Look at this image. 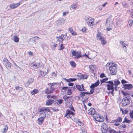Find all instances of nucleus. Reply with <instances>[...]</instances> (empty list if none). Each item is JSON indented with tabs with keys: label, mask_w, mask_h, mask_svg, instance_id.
<instances>
[{
	"label": "nucleus",
	"mask_w": 133,
	"mask_h": 133,
	"mask_svg": "<svg viewBox=\"0 0 133 133\" xmlns=\"http://www.w3.org/2000/svg\"><path fill=\"white\" fill-rule=\"evenodd\" d=\"M34 81V79L33 77H30L29 78L27 81L25 83V84L28 86L32 83Z\"/></svg>",
	"instance_id": "nucleus-11"
},
{
	"label": "nucleus",
	"mask_w": 133,
	"mask_h": 133,
	"mask_svg": "<svg viewBox=\"0 0 133 133\" xmlns=\"http://www.w3.org/2000/svg\"><path fill=\"white\" fill-rule=\"evenodd\" d=\"M89 68L90 70H91L92 72L94 71V69H95V67L93 65L90 66Z\"/></svg>",
	"instance_id": "nucleus-49"
},
{
	"label": "nucleus",
	"mask_w": 133,
	"mask_h": 133,
	"mask_svg": "<svg viewBox=\"0 0 133 133\" xmlns=\"http://www.w3.org/2000/svg\"><path fill=\"white\" fill-rule=\"evenodd\" d=\"M38 111L39 112H43L44 111V107L39 108L38 109Z\"/></svg>",
	"instance_id": "nucleus-50"
},
{
	"label": "nucleus",
	"mask_w": 133,
	"mask_h": 133,
	"mask_svg": "<svg viewBox=\"0 0 133 133\" xmlns=\"http://www.w3.org/2000/svg\"><path fill=\"white\" fill-rule=\"evenodd\" d=\"M70 32L71 34L74 31L71 28H70L69 29Z\"/></svg>",
	"instance_id": "nucleus-63"
},
{
	"label": "nucleus",
	"mask_w": 133,
	"mask_h": 133,
	"mask_svg": "<svg viewBox=\"0 0 133 133\" xmlns=\"http://www.w3.org/2000/svg\"><path fill=\"white\" fill-rule=\"evenodd\" d=\"M113 83L115 86H117L118 85L120 84V82L118 80L114 81Z\"/></svg>",
	"instance_id": "nucleus-24"
},
{
	"label": "nucleus",
	"mask_w": 133,
	"mask_h": 133,
	"mask_svg": "<svg viewBox=\"0 0 133 133\" xmlns=\"http://www.w3.org/2000/svg\"><path fill=\"white\" fill-rule=\"evenodd\" d=\"M121 83L123 85V86H124V84H125V83H128V82L127 81H126L124 79H122L121 80Z\"/></svg>",
	"instance_id": "nucleus-39"
},
{
	"label": "nucleus",
	"mask_w": 133,
	"mask_h": 133,
	"mask_svg": "<svg viewBox=\"0 0 133 133\" xmlns=\"http://www.w3.org/2000/svg\"><path fill=\"white\" fill-rule=\"evenodd\" d=\"M131 122L130 120L128 119L126 117H125L124 118V120L122 122V123H130Z\"/></svg>",
	"instance_id": "nucleus-23"
},
{
	"label": "nucleus",
	"mask_w": 133,
	"mask_h": 133,
	"mask_svg": "<svg viewBox=\"0 0 133 133\" xmlns=\"http://www.w3.org/2000/svg\"><path fill=\"white\" fill-rule=\"evenodd\" d=\"M15 89L18 90L20 91H22L23 90V88L21 87H19L18 86H17L15 87Z\"/></svg>",
	"instance_id": "nucleus-38"
},
{
	"label": "nucleus",
	"mask_w": 133,
	"mask_h": 133,
	"mask_svg": "<svg viewBox=\"0 0 133 133\" xmlns=\"http://www.w3.org/2000/svg\"><path fill=\"white\" fill-rule=\"evenodd\" d=\"M77 5L76 4H73L71 6V8L72 9H75L77 6Z\"/></svg>",
	"instance_id": "nucleus-45"
},
{
	"label": "nucleus",
	"mask_w": 133,
	"mask_h": 133,
	"mask_svg": "<svg viewBox=\"0 0 133 133\" xmlns=\"http://www.w3.org/2000/svg\"><path fill=\"white\" fill-rule=\"evenodd\" d=\"M91 89L90 90V92H88V95H90L91 94H93V93L94 92V88H90Z\"/></svg>",
	"instance_id": "nucleus-43"
},
{
	"label": "nucleus",
	"mask_w": 133,
	"mask_h": 133,
	"mask_svg": "<svg viewBox=\"0 0 133 133\" xmlns=\"http://www.w3.org/2000/svg\"><path fill=\"white\" fill-rule=\"evenodd\" d=\"M118 122H121L122 121V118L121 117H118L117 118Z\"/></svg>",
	"instance_id": "nucleus-53"
},
{
	"label": "nucleus",
	"mask_w": 133,
	"mask_h": 133,
	"mask_svg": "<svg viewBox=\"0 0 133 133\" xmlns=\"http://www.w3.org/2000/svg\"><path fill=\"white\" fill-rule=\"evenodd\" d=\"M3 63L7 69H9L11 68V63L7 59L4 58L3 59Z\"/></svg>",
	"instance_id": "nucleus-6"
},
{
	"label": "nucleus",
	"mask_w": 133,
	"mask_h": 133,
	"mask_svg": "<svg viewBox=\"0 0 133 133\" xmlns=\"http://www.w3.org/2000/svg\"><path fill=\"white\" fill-rule=\"evenodd\" d=\"M122 129L123 130H125V129L127 128V125L124 123L122 124L121 125Z\"/></svg>",
	"instance_id": "nucleus-42"
},
{
	"label": "nucleus",
	"mask_w": 133,
	"mask_h": 133,
	"mask_svg": "<svg viewBox=\"0 0 133 133\" xmlns=\"http://www.w3.org/2000/svg\"><path fill=\"white\" fill-rule=\"evenodd\" d=\"M57 38V41H59V42H62L65 39V38H63L60 36L58 37Z\"/></svg>",
	"instance_id": "nucleus-27"
},
{
	"label": "nucleus",
	"mask_w": 133,
	"mask_h": 133,
	"mask_svg": "<svg viewBox=\"0 0 133 133\" xmlns=\"http://www.w3.org/2000/svg\"><path fill=\"white\" fill-rule=\"evenodd\" d=\"M46 114H45L44 116L41 117L38 119L37 121L38 122V124L39 125H41L42 124V123L44 120V119L46 116Z\"/></svg>",
	"instance_id": "nucleus-12"
},
{
	"label": "nucleus",
	"mask_w": 133,
	"mask_h": 133,
	"mask_svg": "<svg viewBox=\"0 0 133 133\" xmlns=\"http://www.w3.org/2000/svg\"><path fill=\"white\" fill-rule=\"evenodd\" d=\"M54 100L52 99H49L46 102V105H50L54 102Z\"/></svg>",
	"instance_id": "nucleus-18"
},
{
	"label": "nucleus",
	"mask_w": 133,
	"mask_h": 133,
	"mask_svg": "<svg viewBox=\"0 0 133 133\" xmlns=\"http://www.w3.org/2000/svg\"><path fill=\"white\" fill-rule=\"evenodd\" d=\"M44 92L46 94H49L52 93V92L51 91L50 89V88H47L45 89Z\"/></svg>",
	"instance_id": "nucleus-20"
},
{
	"label": "nucleus",
	"mask_w": 133,
	"mask_h": 133,
	"mask_svg": "<svg viewBox=\"0 0 133 133\" xmlns=\"http://www.w3.org/2000/svg\"><path fill=\"white\" fill-rule=\"evenodd\" d=\"M65 116L67 118H69V117H70V118H71V117H70V115L68 114H67V112H66V113L65 115Z\"/></svg>",
	"instance_id": "nucleus-61"
},
{
	"label": "nucleus",
	"mask_w": 133,
	"mask_h": 133,
	"mask_svg": "<svg viewBox=\"0 0 133 133\" xmlns=\"http://www.w3.org/2000/svg\"><path fill=\"white\" fill-rule=\"evenodd\" d=\"M50 89H51V91L52 92V93L55 89V87L53 86L50 87Z\"/></svg>",
	"instance_id": "nucleus-52"
},
{
	"label": "nucleus",
	"mask_w": 133,
	"mask_h": 133,
	"mask_svg": "<svg viewBox=\"0 0 133 133\" xmlns=\"http://www.w3.org/2000/svg\"><path fill=\"white\" fill-rule=\"evenodd\" d=\"M120 43L122 45V46H123V47H126L125 46V44L124 43V42L120 41Z\"/></svg>",
	"instance_id": "nucleus-54"
},
{
	"label": "nucleus",
	"mask_w": 133,
	"mask_h": 133,
	"mask_svg": "<svg viewBox=\"0 0 133 133\" xmlns=\"http://www.w3.org/2000/svg\"><path fill=\"white\" fill-rule=\"evenodd\" d=\"M133 87V86L131 84H124V86L122 87V88L125 90H130Z\"/></svg>",
	"instance_id": "nucleus-10"
},
{
	"label": "nucleus",
	"mask_w": 133,
	"mask_h": 133,
	"mask_svg": "<svg viewBox=\"0 0 133 133\" xmlns=\"http://www.w3.org/2000/svg\"><path fill=\"white\" fill-rule=\"evenodd\" d=\"M108 79V78H105L102 79L100 80L101 84H102L103 83H107V82L106 81Z\"/></svg>",
	"instance_id": "nucleus-26"
},
{
	"label": "nucleus",
	"mask_w": 133,
	"mask_h": 133,
	"mask_svg": "<svg viewBox=\"0 0 133 133\" xmlns=\"http://www.w3.org/2000/svg\"><path fill=\"white\" fill-rule=\"evenodd\" d=\"M87 23L89 25L92 26L94 21V19L90 17H88L86 19Z\"/></svg>",
	"instance_id": "nucleus-4"
},
{
	"label": "nucleus",
	"mask_w": 133,
	"mask_h": 133,
	"mask_svg": "<svg viewBox=\"0 0 133 133\" xmlns=\"http://www.w3.org/2000/svg\"><path fill=\"white\" fill-rule=\"evenodd\" d=\"M100 77L101 78H103L104 77H106V76L105 74L104 73H102L100 75Z\"/></svg>",
	"instance_id": "nucleus-57"
},
{
	"label": "nucleus",
	"mask_w": 133,
	"mask_h": 133,
	"mask_svg": "<svg viewBox=\"0 0 133 133\" xmlns=\"http://www.w3.org/2000/svg\"><path fill=\"white\" fill-rule=\"evenodd\" d=\"M46 74V72H43L40 71V74L43 76H44Z\"/></svg>",
	"instance_id": "nucleus-51"
},
{
	"label": "nucleus",
	"mask_w": 133,
	"mask_h": 133,
	"mask_svg": "<svg viewBox=\"0 0 133 133\" xmlns=\"http://www.w3.org/2000/svg\"><path fill=\"white\" fill-rule=\"evenodd\" d=\"M70 82H73L76 81L77 79V78H69Z\"/></svg>",
	"instance_id": "nucleus-56"
},
{
	"label": "nucleus",
	"mask_w": 133,
	"mask_h": 133,
	"mask_svg": "<svg viewBox=\"0 0 133 133\" xmlns=\"http://www.w3.org/2000/svg\"><path fill=\"white\" fill-rule=\"evenodd\" d=\"M14 41L15 42L18 43L19 42V38L17 36H15L14 37Z\"/></svg>",
	"instance_id": "nucleus-31"
},
{
	"label": "nucleus",
	"mask_w": 133,
	"mask_h": 133,
	"mask_svg": "<svg viewBox=\"0 0 133 133\" xmlns=\"http://www.w3.org/2000/svg\"><path fill=\"white\" fill-rule=\"evenodd\" d=\"M108 133H117V131L112 129L111 128H110Z\"/></svg>",
	"instance_id": "nucleus-22"
},
{
	"label": "nucleus",
	"mask_w": 133,
	"mask_h": 133,
	"mask_svg": "<svg viewBox=\"0 0 133 133\" xmlns=\"http://www.w3.org/2000/svg\"><path fill=\"white\" fill-rule=\"evenodd\" d=\"M76 122L77 123H80V124H81L80 125L81 126H82L83 125V123L80 121V120L79 119H78L76 120Z\"/></svg>",
	"instance_id": "nucleus-40"
},
{
	"label": "nucleus",
	"mask_w": 133,
	"mask_h": 133,
	"mask_svg": "<svg viewBox=\"0 0 133 133\" xmlns=\"http://www.w3.org/2000/svg\"><path fill=\"white\" fill-rule=\"evenodd\" d=\"M100 115L99 114H96L95 113L93 115V117L96 120L99 119V117H100Z\"/></svg>",
	"instance_id": "nucleus-25"
},
{
	"label": "nucleus",
	"mask_w": 133,
	"mask_h": 133,
	"mask_svg": "<svg viewBox=\"0 0 133 133\" xmlns=\"http://www.w3.org/2000/svg\"><path fill=\"white\" fill-rule=\"evenodd\" d=\"M86 28L85 27H84L82 29V31L84 32H86Z\"/></svg>",
	"instance_id": "nucleus-62"
},
{
	"label": "nucleus",
	"mask_w": 133,
	"mask_h": 133,
	"mask_svg": "<svg viewBox=\"0 0 133 133\" xmlns=\"http://www.w3.org/2000/svg\"><path fill=\"white\" fill-rule=\"evenodd\" d=\"M88 111L89 114L91 115H93L95 114V110L93 108L89 109Z\"/></svg>",
	"instance_id": "nucleus-16"
},
{
	"label": "nucleus",
	"mask_w": 133,
	"mask_h": 133,
	"mask_svg": "<svg viewBox=\"0 0 133 133\" xmlns=\"http://www.w3.org/2000/svg\"><path fill=\"white\" fill-rule=\"evenodd\" d=\"M129 114L130 118L132 119H133V110L130 111Z\"/></svg>",
	"instance_id": "nucleus-48"
},
{
	"label": "nucleus",
	"mask_w": 133,
	"mask_h": 133,
	"mask_svg": "<svg viewBox=\"0 0 133 133\" xmlns=\"http://www.w3.org/2000/svg\"><path fill=\"white\" fill-rule=\"evenodd\" d=\"M104 120V117L103 116L100 115V117H99V119L96 120V121L99 122H101L103 121Z\"/></svg>",
	"instance_id": "nucleus-21"
},
{
	"label": "nucleus",
	"mask_w": 133,
	"mask_h": 133,
	"mask_svg": "<svg viewBox=\"0 0 133 133\" xmlns=\"http://www.w3.org/2000/svg\"><path fill=\"white\" fill-rule=\"evenodd\" d=\"M69 107L71 110H72L74 112L75 111V110L74 109V107L71 104L70 105H69Z\"/></svg>",
	"instance_id": "nucleus-44"
},
{
	"label": "nucleus",
	"mask_w": 133,
	"mask_h": 133,
	"mask_svg": "<svg viewBox=\"0 0 133 133\" xmlns=\"http://www.w3.org/2000/svg\"><path fill=\"white\" fill-rule=\"evenodd\" d=\"M30 68L32 69H35L40 66L39 63L34 62L30 65Z\"/></svg>",
	"instance_id": "nucleus-7"
},
{
	"label": "nucleus",
	"mask_w": 133,
	"mask_h": 133,
	"mask_svg": "<svg viewBox=\"0 0 133 133\" xmlns=\"http://www.w3.org/2000/svg\"><path fill=\"white\" fill-rule=\"evenodd\" d=\"M126 91H124L123 90H121L122 93L125 96L122 99V104L124 106H126L129 105L130 103L131 97L129 96L130 94L128 93V91L126 92Z\"/></svg>",
	"instance_id": "nucleus-1"
},
{
	"label": "nucleus",
	"mask_w": 133,
	"mask_h": 133,
	"mask_svg": "<svg viewBox=\"0 0 133 133\" xmlns=\"http://www.w3.org/2000/svg\"><path fill=\"white\" fill-rule=\"evenodd\" d=\"M101 130L102 133H108V130L110 127H109L105 123L103 124L101 126Z\"/></svg>",
	"instance_id": "nucleus-3"
},
{
	"label": "nucleus",
	"mask_w": 133,
	"mask_h": 133,
	"mask_svg": "<svg viewBox=\"0 0 133 133\" xmlns=\"http://www.w3.org/2000/svg\"><path fill=\"white\" fill-rule=\"evenodd\" d=\"M64 48V47L63 45V44H61V47L60 48L58 49L59 50H61L63 49Z\"/></svg>",
	"instance_id": "nucleus-55"
},
{
	"label": "nucleus",
	"mask_w": 133,
	"mask_h": 133,
	"mask_svg": "<svg viewBox=\"0 0 133 133\" xmlns=\"http://www.w3.org/2000/svg\"><path fill=\"white\" fill-rule=\"evenodd\" d=\"M8 129V127L6 125H4L3 130L2 131V133H5Z\"/></svg>",
	"instance_id": "nucleus-28"
},
{
	"label": "nucleus",
	"mask_w": 133,
	"mask_h": 133,
	"mask_svg": "<svg viewBox=\"0 0 133 133\" xmlns=\"http://www.w3.org/2000/svg\"><path fill=\"white\" fill-rule=\"evenodd\" d=\"M58 83H48V85H49L50 87H54V86L56 84H58Z\"/></svg>",
	"instance_id": "nucleus-36"
},
{
	"label": "nucleus",
	"mask_w": 133,
	"mask_h": 133,
	"mask_svg": "<svg viewBox=\"0 0 133 133\" xmlns=\"http://www.w3.org/2000/svg\"><path fill=\"white\" fill-rule=\"evenodd\" d=\"M88 77L86 76L85 77V75H83L81 74V76L80 78L82 79H87V78Z\"/></svg>",
	"instance_id": "nucleus-41"
},
{
	"label": "nucleus",
	"mask_w": 133,
	"mask_h": 133,
	"mask_svg": "<svg viewBox=\"0 0 133 133\" xmlns=\"http://www.w3.org/2000/svg\"><path fill=\"white\" fill-rule=\"evenodd\" d=\"M133 23V21L132 19H130L128 22V24L129 27H131Z\"/></svg>",
	"instance_id": "nucleus-34"
},
{
	"label": "nucleus",
	"mask_w": 133,
	"mask_h": 133,
	"mask_svg": "<svg viewBox=\"0 0 133 133\" xmlns=\"http://www.w3.org/2000/svg\"><path fill=\"white\" fill-rule=\"evenodd\" d=\"M47 97L49 99L50 98L55 99L56 98V96L55 95H48L47 96Z\"/></svg>",
	"instance_id": "nucleus-29"
},
{
	"label": "nucleus",
	"mask_w": 133,
	"mask_h": 133,
	"mask_svg": "<svg viewBox=\"0 0 133 133\" xmlns=\"http://www.w3.org/2000/svg\"><path fill=\"white\" fill-rule=\"evenodd\" d=\"M51 110H52L53 111H56V112L58 111L59 110L58 109H57V108L55 109V108H51Z\"/></svg>",
	"instance_id": "nucleus-59"
},
{
	"label": "nucleus",
	"mask_w": 133,
	"mask_h": 133,
	"mask_svg": "<svg viewBox=\"0 0 133 133\" xmlns=\"http://www.w3.org/2000/svg\"><path fill=\"white\" fill-rule=\"evenodd\" d=\"M74 84V83H72L70 82L68 84V85L69 86H73Z\"/></svg>",
	"instance_id": "nucleus-64"
},
{
	"label": "nucleus",
	"mask_w": 133,
	"mask_h": 133,
	"mask_svg": "<svg viewBox=\"0 0 133 133\" xmlns=\"http://www.w3.org/2000/svg\"><path fill=\"white\" fill-rule=\"evenodd\" d=\"M69 88L68 87H63L62 88V89L63 90H64L65 91H66Z\"/></svg>",
	"instance_id": "nucleus-60"
},
{
	"label": "nucleus",
	"mask_w": 133,
	"mask_h": 133,
	"mask_svg": "<svg viewBox=\"0 0 133 133\" xmlns=\"http://www.w3.org/2000/svg\"><path fill=\"white\" fill-rule=\"evenodd\" d=\"M110 65L109 70L110 71L111 74L112 75H114L116 74L117 72V68L116 67L117 65L115 63H109Z\"/></svg>",
	"instance_id": "nucleus-2"
},
{
	"label": "nucleus",
	"mask_w": 133,
	"mask_h": 133,
	"mask_svg": "<svg viewBox=\"0 0 133 133\" xmlns=\"http://www.w3.org/2000/svg\"><path fill=\"white\" fill-rule=\"evenodd\" d=\"M66 112L67 113V114H68L69 115H74L75 114L74 112H72L69 110H66Z\"/></svg>",
	"instance_id": "nucleus-30"
},
{
	"label": "nucleus",
	"mask_w": 133,
	"mask_h": 133,
	"mask_svg": "<svg viewBox=\"0 0 133 133\" xmlns=\"http://www.w3.org/2000/svg\"><path fill=\"white\" fill-rule=\"evenodd\" d=\"M70 97L69 96H64L63 97V99H64L65 101L66 99H67L70 97Z\"/></svg>",
	"instance_id": "nucleus-46"
},
{
	"label": "nucleus",
	"mask_w": 133,
	"mask_h": 133,
	"mask_svg": "<svg viewBox=\"0 0 133 133\" xmlns=\"http://www.w3.org/2000/svg\"><path fill=\"white\" fill-rule=\"evenodd\" d=\"M38 90L34 89L31 91V93L32 95H34L38 93Z\"/></svg>",
	"instance_id": "nucleus-33"
},
{
	"label": "nucleus",
	"mask_w": 133,
	"mask_h": 133,
	"mask_svg": "<svg viewBox=\"0 0 133 133\" xmlns=\"http://www.w3.org/2000/svg\"><path fill=\"white\" fill-rule=\"evenodd\" d=\"M101 34L100 32H98L97 35V39H98V38H100V37L101 36Z\"/></svg>",
	"instance_id": "nucleus-58"
},
{
	"label": "nucleus",
	"mask_w": 133,
	"mask_h": 133,
	"mask_svg": "<svg viewBox=\"0 0 133 133\" xmlns=\"http://www.w3.org/2000/svg\"><path fill=\"white\" fill-rule=\"evenodd\" d=\"M107 83L108 84L107 85L106 87H107V90H110V89H111L114 87V84L112 81H107Z\"/></svg>",
	"instance_id": "nucleus-5"
},
{
	"label": "nucleus",
	"mask_w": 133,
	"mask_h": 133,
	"mask_svg": "<svg viewBox=\"0 0 133 133\" xmlns=\"http://www.w3.org/2000/svg\"><path fill=\"white\" fill-rule=\"evenodd\" d=\"M57 102H58L59 104H58L59 105V104H61L63 103V100L62 99H59L57 100Z\"/></svg>",
	"instance_id": "nucleus-47"
},
{
	"label": "nucleus",
	"mask_w": 133,
	"mask_h": 133,
	"mask_svg": "<svg viewBox=\"0 0 133 133\" xmlns=\"http://www.w3.org/2000/svg\"><path fill=\"white\" fill-rule=\"evenodd\" d=\"M81 52H77L74 50H73L72 52V55L73 56H76V58L77 59L82 57V56L81 55Z\"/></svg>",
	"instance_id": "nucleus-8"
},
{
	"label": "nucleus",
	"mask_w": 133,
	"mask_h": 133,
	"mask_svg": "<svg viewBox=\"0 0 133 133\" xmlns=\"http://www.w3.org/2000/svg\"><path fill=\"white\" fill-rule=\"evenodd\" d=\"M76 87L77 89L79 91H82V89L81 86L80 85H76Z\"/></svg>",
	"instance_id": "nucleus-32"
},
{
	"label": "nucleus",
	"mask_w": 133,
	"mask_h": 133,
	"mask_svg": "<svg viewBox=\"0 0 133 133\" xmlns=\"http://www.w3.org/2000/svg\"><path fill=\"white\" fill-rule=\"evenodd\" d=\"M99 39L101 41V44L102 45H104L107 43L105 39L103 37H100L99 38Z\"/></svg>",
	"instance_id": "nucleus-17"
},
{
	"label": "nucleus",
	"mask_w": 133,
	"mask_h": 133,
	"mask_svg": "<svg viewBox=\"0 0 133 133\" xmlns=\"http://www.w3.org/2000/svg\"><path fill=\"white\" fill-rule=\"evenodd\" d=\"M70 64L73 67H75L76 66V64L74 62L71 61L70 62Z\"/></svg>",
	"instance_id": "nucleus-35"
},
{
	"label": "nucleus",
	"mask_w": 133,
	"mask_h": 133,
	"mask_svg": "<svg viewBox=\"0 0 133 133\" xmlns=\"http://www.w3.org/2000/svg\"><path fill=\"white\" fill-rule=\"evenodd\" d=\"M112 22L111 18H108L107 19L106 25L108 27L109 25H108V23H109V25L110 26V25L111 26L112 25Z\"/></svg>",
	"instance_id": "nucleus-14"
},
{
	"label": "nucleus",
	"mask_w": 133,
	"mask_h": 133,
	"mask_svg": "<svg viewBox=\"0 0 133 133\" xmlns=\"http://www.w3.org/2000/svg\"><path fill=\"white\" fill-rule=\"evenodd\" d=\"M57 22L58 25H62L64 23L65 19L63 18H60V19Z\"/></svg>",
	"instance_id": "nucleus-19"
},
{
	"label": "nucleus",
	"mask_w": 133,
	"mask_h": 133,
	"mask_svg": "<svg viewBox=\"0 0 133 133\" xmlns=\"http://www.w3.org/2000/svg\"><path fill=\"white\" fill-rule=\"evenodd\" d=\"M67 94L68 95H70L72 94L71 90L70 89V88L69 87L68 89V91L67 92Z\"/></svg>",
	"instance_id": "nucleus-37"
},
{
	"label": "nucleus",
	"mask_w": 133,
	"mask_h": 133,
	"mask_svg": "<svg viewBox=\"0 0 133 133\" xmlns=\"http://www.w3.org/2000/svg\"><path fill=\"white\" fill-rule=\"evenodd\" d=\"M100 82L99 80H98L95 83H94L92 84L90 86V88H94L97 87L99 84Z\"/></svg>",
	"instance_id": "nucleus-13"
},
{
	"label": "nucleus",
	"mask_w": 133,
	"mask_h": 133,
	"mask_svg": "<svg viewBox=\"0 0 133 133\" xmlns=\"http://www.w3.org/2000/svg\"><path fill=\"white\" fill-rule=\"evenodd\" d=\"M88 92H83L81 91L80 92V94L79 95L78 98H83V97H84L85 95H88Z\"/></svg>",
	"instance_id": "nucleus-15"
},
{
	"label": "nucleus",
	"mask_w": 133,
	"mask_h": 133,
	"mask_svg": "<svg viewBox=\"0 0 133 133\" xmlns=\"http://www.w3.org/2000/svg\"><path fill=\"white\" fill-rule=\"evenodd\" d=\"M22 1H20L19 3H16L11 4L10 5V8L11 9H14L17 8L22 3Z\"/></svg>",
	"instance_id": "nucleus-9"
}]
</instances>
